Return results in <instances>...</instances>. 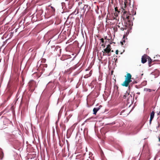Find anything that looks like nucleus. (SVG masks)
Here are the masks:
<instances>
[{
  "label": "nucleus",
  "mask_w": 160,
  "mask_h": 160,
  "mask_svg": "<svg viewBox=\"0 0 160 160\" xmlns=\"http://www.w3.org/2000/svg\"><path fill=\"white\" fill-rule=\"evenodd\" d=\"M29 90L32 92H33L35 88L36 83L33 80L30 81L28 83Z\"/></svg>",
  "instance_id": "20e7f679"
},
{
  "label": "nucleus",
  "mask_w": 160,
  "mask_h": 160,
  "mask_svg": "<svg viewBox=\"0 0 160 160\" xmlns=\"http://www.w3.org/2000/svg\"><path fill=\"white\" fill-rule=\"evenodd\" d=\"M144 90L147 92H151L152 90L149 88H145Z\"/></svg>",
  "instance_id": "f3484780"
},
{
  "label": "nucleus",
  "mask_w": 160,
  "mask_h": 160,
  "mask_svg": "<svg viewBox=\"0 0 160 160\" xmlns=\"http://www.w3.org/2000/svg\"><path fill=\"white\" fill-rule=\"evenodd\" d=\"M119 13H118V12H116L115 13H114V16H115V17H118V14Z\"/></svg>",
  "instance_id": "6ab92c4d"
},
{
  "label": "nucleus",
  "mask_w": 160,
  "mask_h": 160,
  "mask_svg": "<svg viewBox=\"0 0 160 160\" xmlns=\"http://www.w3.org/2000/svg\"><path fill=\"white\" fill-rule=\"evenodd\" d=\"M135 14H136V12H135L134 15H135Z\"/></svg>",
  "instance_id": "72a5a7b5"
},
{
  "label": "nucleus",
  "mask_w": 160,
  "mask_h": 160,
  "mask_svg": "<svg viewBox=\"0 0 160 160\" xmlns=\"http://www.w3.org/2000/svg\"><path fill=\"white\" fill-rule=\"evenodd\" d=\"M106 38H107V37H106L105 38V39H106Z\"/></svg>",
  "instance_id": "7c9ffc66"
},
{
  "label": "nucleus",
  "mask_w": 160,
  "mask_h": 160,
  "mask_svg": "<svg viewBox=\"0 0 160 160\" xmlns=\"http://www.w3.org/2000/svg\"><path fill=\"white\" fill-rule=\"evenodd\" d=\"M155 114V112L154 111H152L150 115V119L149 120V123L150 124H151V123L153 119Z\"/></svg>",
  "instance_id": "1a4fd4ad"
},
{
  "label": "nucleus",
  "mask_w": 160,
  "mask_h": 160,
  "mask_svg": "<svg viewBox=\"0 0 160 160\" xmlns=\"http://www.w3.org/2000/svg\"><path fill=\"white\" fill-rule=\"evenodd\" d=\"M85 76L86 78L88 77V76H87L86 75Z\"/></svg>",
  "instance_id": "c756f323"
},
{
  "label": "nucleus",
  "mask_w": 160,
  "mask_h": 160,
  "mask_svg": "<svg viewBox=\"0 0 160 160\" xmlns=\"http://www.w3.org/2000/svg\"><path fill=\"white\" fill-rule=\"evenodd\" d=\"M4 156V153L2 149L0 148V159L2 160Z\"/></svg>",
  "instance_id": "f8f14e48"
},
{
  "label": "nucleus",
  "mask_w": 160,
  "mask_h": 160,
  "mask_svg": "<svg viewBox=\"0 0 160 160\" xmlns=\"http://www.w3.org/2000/svg\"><path fill=\"white\" fill-rule=\"evenodd\" d=\"M125 35H124L123 36L122 41L121 42V43L122 45L123 44V42L124 43L125 42Z\"/></svg>",
  "instance_id": "dca6fc26"
},
{
  "label": "nucleus",
  "mask_w": 160,
  "mask_h": 160,
  "mask_svg": "<svg viewBox=\"0 0 160 160\" xmlns=\"http://www.w3.org/2000/svg\"><path fill=\"white\" fill-rule=\"evenodd\" d=\"M158 140H159V142H160V137H158Z\"/></svg>",
  "instance_id": "a878e982"
},
{
  "label": "nucleus",
  "mask_w": 160,
  "mask_h": 160,
  "mask_svg": "<svg viewBox=\"0 0 160 160\" xmlns=\"http://www.w3.org/2000/svg\"><path fill=\"white\" fill-rule=\"evenodd\" d=\"M49 7H50L51 9V15H53L55 14V9L52 6H51L50 5H49Z\"/></svg>",
  "instance_id": "9d476101"
},
{
  "label": "nucleus",
  "mask_w": 160,
  "mask_h": 160,
  "mask_svg": "<svg viewBox=\"0 0 160 160\" xmlns=\"http://www.w3.org/2000/svg\"><path fill=\"white\" fill-rule=\"evenodd\" d=\"M13 35V32H11L10 33H9L7 35V37H8V36H9L8 38H10L12 37Z\"/></svg>",
  "instance_id": "2eb2a0df"
},
{
  "label": "nucleus",
  "mask_w": 160,
  "mask_h": 160,
  "mask_svg": "<svg viewBox=\"0 0 160 160\" xmlns=\"http://www.w3.org/2000/svg\"><path fill=\"white\" fill-rule=\"evenodd\" d=\"M150 158V155L148 154L145 155L143 160H149Z\"/></svg>",
  "instance_id": "ddd939ff"
},
{
  "label": "nucleus",
  "mask_w": 160,
  "mask_h": 160,
  "mask_svg": "<svg viewBox=\"0 0 160 160\" xmlns=\"http://www.w3.org/2000/svg\"><path fill=\"white\" fill-rule=\"evenodd\" d=\"M103 130V129L102 128L101 130V132H102Z\"/></svg>",
  "instance_id": "c85d7f7f"
},
{
  "label": "nucleus",
  "mask_w": 160,
  "mask_h": 160,
  "mask_svg": "<svg viewBox=\"0 0 160 160\" xmlns=\"http://www.w3.org/2000/svg\"><path fill=\"white\" fill-rule=\"evenodd\" d=\"M129 1H130V0H128Z\"/></svg>",
  "instance_id": "f704fd0d"
},
{
  "label": "nucleus",
  "mask_w": 160,
  "mask_h": 160,
  "mask_svg": "<svg viewBox=\"0 0 160 160\" xmlns=\"http://www.w3.org/2000/svg\"><path fill=\"white\" fill-rule=\"evenodd\" d=\"M123 98L124 99H126V101L128 103H130L132 102V97L129 93L127 92L125 93L123 96Z\"/></svg>",
  "instance_id": "7ed1b4c3"
},
{
  "label": "nucleus",
  "mask_w": 160,
  "mask_h": 160,
  "mask_svg": "<svg viewBox=\"0 0 160 160\" xmlns=\"http://www.w3.org/2000/svg\"><path fill=\"white\" fill-rule=\"evenodd\" d=\"M115 12H118V13H119V12L118 11V8L117 7H116L115 8Z\"/></svg>",
  "instance_id": "aec40b11"
},
{
  "label": "nucleus",
  "mask_w": 160,
  "mask_h": 160,
  "mask_svg": "<svg viewBox=\"0 0 160 160\" xmlns=\"http://www.w3.org/2000/svg\"><path fill=\"white\" fill-rule=\"evenodd\" d=\"M137 83V82L136 81H134L133 82H132V83L133 84H135V83Z\"/></svg>",
  "instance_id": "b1692460"
},
{
  "label": "nucleus",
  "mask_w": 160,
  "mask_h": 160,
  "mask_svg": "<svg viewBox=\"0 0 160 160\" xmlns=\"http://www.w3.org/2000/svg\"><path fill=\"white\" fill-rule=\"evenodd\" d=\"M137 94H140V92H137Z\"/></svg>",
  "instance_id": "cd10ccee"
},
{
  "label": "nucleus",
  "mask_w": 160,
  "mask_h": 160,
  "mask_svg": "<svg viewBox=\"0 0 160 160\" xmlns=\"http://www.w3.org/2000/svg\"><path fill=\"white\" fill-rule=\"evenodd\" d=\"M90 6H89L88 5H85L83 8V12L84 13L85 11H87V12L89 11L90 9Z\"/></svg>",
  "instance_id": "6e6552de"
},
{
  "label": "nucleus",
  "mask_w": 160,
  "mask_h": 160,
  "mask_svg": "<svg viewBox=\"0 0 160 160\" xmlns=\"http://www.w3.org/2000/svg\"><path fill=\"white\" fill-rule=\"evenodd\" d=\"M129 33V30H128L126 32V34L128 35Z\"/></svg>",
  "instance_id": "5701e85b"
},
{
  "label": "nucleus",
  "mask_w": 160,
  "mask_h": 160,
  "mask_svg": "<svg viewBox=\"0 0 160 160\" xmlns=\"http://www.w3.org/2000/svg\"><path fill=\"white\" fill-rule=\"evenodd\" d=\"M127 19H128V21H130L129 20V15H126V16L125 17Z\"/></svg>",
  "instance_id": "a211bd4d"
},
{
  "label": "nucleus",
  "mask_w": 160,
  "mask_h": 160,
  "mask_svg": "<svg viewBox=\"0 0 160 160\" xmlns=\"http://www.w3.org/2000/svg\"><path fill=\"white\" fill-rule=\"evenodd\" d=\"M132 75L130 73H128L126 74V76H125V80L122 84V85L123 86L127 87L129 83L132 82Z\"/></svg>",
  "instance_id": "f257e3e1"
},
{
  "label": "nucleus",
  "mask_w": 160,
  "mask_h": 160,
  "mask_svg": "<svg viewBox=\"0 0 160 160\" xmlns=\"http://www.w3.org/2000/svg\"><path fill=\"white\" fill-rule=\"evenodd\" d=\"M111 46L110 45L108 44L106 48L102 51L103 56H110L111 55Z\"/></svg>",
  "instance_id": "f03ea898"
},
{
  "label": "nucleus",
  "mask_w": 160,
  "mask_h": 160,
  "mask_svg": "<svg viewBox=\"0 0 160 160\" xmlns=\"http://www.w3.org/2000/svg\"><path fill=\"white\" fill-rule=\"evenodd\" d=\"M80 4H82V2H80V3L79 2V5H80Z\"/></svg>",
  "instance_id": "bb28decb"
},
{
  "label": "nucleus",
  "mask_w": 160,
  "mask_h": 160,
  "mask_svg": "<svg viewBox=\"0 0 160 160\" xmlns=\"http://www.w3.org/2000/svg\"><path fill=\"white\" fill-rule=\"evenodd\" d=\"M100 40H101V42H102V43H103L104 42V40L103 38H102L101 39H100Z\"/></svg>",
  "instance_id": "412c9836"
},
{
  "label": "nucleus",
  "mask_w": 160,
  "mask_h": 160,
  "mask_svg": "<svg viewBox=\"0 0 160 160\" xmlns=\"http://www.w3.org/2000/svg\"><path fill=\"white\" fill-rule=\"evenodd\" d=\"M147 60L148 62V65L149 67H150L151 65V64L152 62V60L150 58V57L148 56V58Z\"/></svg>",
  "instance_id": "4468645a"
},
{
  "label": "nucleus",
  "mask_w": 160,
  "mask_h": 160,
  "mask_svg": "<svg viewBox=\"0 0 160 160\" xmlns=\"http://www.w3.org/2000/svg\"><path fill=\"white\" fill-rule=\"evenodd\" d=\"M160 113V112H159V113H158V115H159V113Z\"/></svg>",
  "instance_id": "473e14b6"
},
{
  "label": "nucleus",
  "mask_w": 160,
  "mask_h": 160,
  "mask_svg": "<svg viewBox=\"0 0 160 160\" xmlns=\"http://www.w3.org/2000/svg\"><path fill=\"white\" fill-rule=\"evenodd\" d=\"M128 2V1L125 2V1L124 2V6H122V12H123V14L124 17H125V14H126L127 13V11L126 8L127 6V3Z\"/></svg>",
  "instance_id": "39448f33"
},
{
  "label": "nucleus",
  "mask_w": 160,
  "mask_h": 160,
  "mask_svg": "<svg viewBox=\"0 0 160 160\" xmlns=\"http://www.w3.org/2000/svg\"><path fill=\"white\" fill-rule=\"evenodd\" d=\"M111 51L112 52H113V50H112V51L111 50Z\"/></svg>",
  "instance_id": "2f4dec72"
},
{
  "label": "nucleus",
  "mask_w": 160,
  "mask_h": 160,
  "mask_svg": "<svg viewBox=\"0 0 160 160\" xmlns=\"http://www.w3.org/2000/svg\"><path fill=\"white\" fill-rule=\"evenodd\" d=\"M124 25H123V27H122L121 24L120 23L119 25H118V27L120 28L121 30L123 31L124 30H126L128 28L127 23L125 22H124Z\"/></svg>",
  "instance_id": "423d86ee"
},
{
  "label": "nucleus",
  "mask_w": 160,
  "mask_h": 160,
  "mask_svg": "<svg viewBox=\"0 0 160 160\" xmlns=\"http://www.w3.org/2000/svg\"><path fill=\"white\" fill-rule=\"evenodd\" d=\"M109 2L113 4V0H109Z\"/></svg>",
  "instance_id": "4be33fe9"
},
{
  "label": "nucleus",
  "mask_w": 160,
  "mask_h": 160,
  "mask_svg": "<svg viewBox=\"0 0 160 160\" xmlns=\"http://www.w3.org/2000/svg\"><path fill=\"white\" fill-rule=\"evenodd\" d=\"M101 107V105L99 106L98 108H94L93 109V114L96 115L98 111L100 109V107Z\"/></svg>",
  "instance_id": "9b49d317"
},
{
  "label": "nucleus",
  "mask_w": 160,
  "mask_h": 160,
  "mask_svg": "<svg viewBox=\"0 0 160 160\" xmlns=\"http://www.w3.org/2000/svg\"><path fill=\"white\" fill-rule=\"evenodd\" d=\"M118 52H119V51H118V50H116V54H118Z\"/></svg>",
  "instance_id": "393cba45"
},
{
  "label": "nucleus",
  "mask_w": 160,
  "mask_h": 160,
  "mask_svg": "<svg viewBox=\"0 0 160 160\" xmlns=\"http://www.w3.org/2000/svg\"><path fill=\"white\" fill-rule=\"evenodd\" d=\"M148 58V56L146 55H144L142 57L141 62L142 63H144L146 62Z\"/></svg>",
  "instance_id": "0eeeda50"
}]
</instances>
